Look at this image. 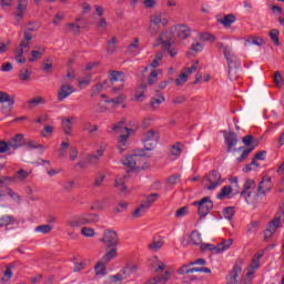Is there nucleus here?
I'll list each match as a JSON object with an SVG mask.
<instances>
[{
  "instance_id": "1",
  "label": "nucleus",
  "mask_w": 284,
  "mask_h": 284,
  "mask_svg": "<svg viewBox=\"0 0 284 284\" xmlns=\"http://www.w3.org/2000/svg\"><path fill=\"white\" fill-rule=\"evenodd\" d=\"M92 223H99V215L94 213H83L67 221V226L71 230H75L77 227H81V225H92Z\"/></svg>"
},
{
  "instance_id": "2",
  "label": "nucleus",
  "mask_w": 284,
  "mask_h": 284,
  "mask_svg": "<svg viewBox=\"0 0 284 284\" xmlns=\"http://www.w3.org/2000/svg\"><path fill=\"white\" fill-rule=\"evenodd\" d=\"M30 41H32V33L30 31L24 32V38L20 41V44L14 49V59L17 63L23 64L28 60L23 54L30 52Z\"/></svg>"
},
{
  "instance_id": "3",
  "label": "nucleus",
  "mask_w": 284,
  "mask_h": 284,
  "mask_svg": "<svg viewBox=\"0 0 284 284\" xmlns=\"http://www.w3.org/2000/svg\"><path fill=\"white\" fill-rule=\"evenodd\" d=\"M233 243H234V240L229 239V240H224L222 243L217 245L202 243L200 244V247L202 252H212V254H223V252H226L229 247H232Z\"/></svg>"
},
{
  "instance_id": "4",
  "label": "nucleus",
  "mask_w": 284,
  "mask_h": 284,
  "mask_svg": "<svg viewBox=\"0 0 284 284\" xmlns=\"http://www.w3.org/2000/svg\"><path fill=\"white\" fill-rule=\"evenodd\" d=\"M223 179L221 178V173L219 171H211L203 179V184L205 190L212 191L216 190L219 185H222Z\"/></svg>"
},
{
  "instance_id": "5",
  "label": "nucleus",
  "mask_w": 284,
  "mask_h": 284,
  "mask_svg": "<svg viewBox=\"0 0 284 284\" xmlns=\"http://www.w3.org/2000/svg\"><path fill=\"white\" fill-rule=\"evenodd\" d=\"M145 156V150H138L132 155H129L122 160V164L131 170H139L141 168V159Z\"/></svg>"
},
{
  "instance_id": "6",
  "label": "nucleus",
  "mask_w": 284,
  "mask_h": 284,
  "mask_svg": "<svg viewBox=\"0 0 284 284\" xmlns=\"http://www.w3.org/2000/svg\"><path fill=\"white\" fill-rule=\"evenodd\" d=\"M100 242L103 243L108 250H110V247H116V245H119V233L114 230H105Z\"/></svg>"
},
{
  "instance_id": "7",
  "label": "nucleus",
  "mask_w": 284,
  "mask_h": 284,
  "mask_svg": "<svg viewBox=\"0 0 284 284\" xmlns=\"http://www.w3.org/2000/svg\"><path fill=\"white\" fill-rule=\"evenodd\" d=\"M193 205L197 206V214L200 219H205V216L210 214L212 207H214V203L212 202V200H210V197H203L200 201H195L193 202Z\"/></svg>"
},
{
  "instance_id": "8",
  "label": "nucleus",
  "mask_w": 284,
  "mask_h": 284,
  "mask_svg": "<svg viewBox=\"0 0 284 284\" xmlns=\"http://www.w3.org/2000/svg\"><path fill=\"white\" fill-rule=\"evenodd\" d=\"M143 143L146 152L154 150L159 143V132L154 130L146 132L143 138Z\"/></svg>"
},
{
  "instance_id": "9",
  "label": "nucleus",
  "mask_w": 284,
  "mask_h": 284,
  "mask_svg": "<svg viewBox=\"0 0 284 284\" xmlns=\"http://www.w3.org/2000/svg\"><path fill=\"white\" fill-rule=\"evenodd\" d=\"M112 131L120 134V138L118 140V143L121 145H125L128 143V136L132 133V129H128L123 121L119 122L118 124L112 126Z\"/></svg>"
},
{
  "instance_id": "10",
  "label": "nucleus",
  "mask_w": 284,
  "mask_h": 284,
  "mask_svg": "<svg viewBox=\"0 0 284 284\" xmlns=\"http://www.w3.org/2000/svg\"><path fill=\"white\" fill-rule=\"evenodd\" d=\"M109 81L112 83V85H114V83H120L118 88L113 87V91L119 92V90L123 88V83H125V74H123V72L113 71L109 75Z\"/></svg>"
},
{
  "instance_id": "11",
  "label": "nucleus",
  "mask_w": 284,
  "mask_h": 284,
  "mask_svg": "<svg viewBox=\"0 0 284 284\" xmlns=\"http://www.w3.org/2000/svg\"><path fill=\"white\" fill-rule=\"evenodd\" d=\"M224 59H226L229 65V74H232L233 68H239V65H241V62H239V58H236V54H234V51H232V49H225Z\"/></svg>"
},
{
  "instance_id": "12",
  "label": "nucleus",
  "mask_w": 284,
  "mask_h": 284,
  "mask_svg": "<svg viewBox=\"0 0 284 284\" xmlns=\"http://www.w3.org/2000/svg\"><path fill=\"white\" fill-rule=\"evenodd\" d=\"M26 10H28V0H18V7L14 12V26H19L21 19L26 16Z\"/></svg>"
},
{
  "instance_id": "13",
  "label": "nucleus",
  "mask_w": 284,
  "mask_h": 284,
  "mask_svg": "<svg viewBox=\"0 0 284 284\" xmlns=\"http://www.w3.org/2000/svg\"><path fill=\"white\" fill-rule=\"evenodd\" d=\"M272 191V178H263L257 186V196H265Z\"/></svg>"
},
{
  "instance_id": "14",
  "label": "nucleus",
  "mask_w": 284,
  "mask_h": 284,
  "mask_svg": "<svg viewBox=\"0 0 284 284\" xmlns=\"http://www.w3.org/2000/svg\"><path fill=\"white\" fill-rule=\"evenodd\" d=\"M261 258H263V253H257L251 261V265L247 267L246 276L250 278L253 274L256 273V270L261 267Z\"/></svg>"
},
{
  "instance_id": "15",
  "label": "nucleus",
  "mask_w": 284,
  "mask_h": 284,
  "mask_svg": "<svg viewBox=\"0 0 284 284\" xmlns=\"http://www.w3.org/2000/svg\"><path fill=\"white\" fill-rule=\"evenodd\" d=\"M71 94H74V87L70 84H62L58 90V101H65V99Z\"/></svg>"
},
{
  "instance_id": "16",
  "label": "nucleus",
  "mask_w": 284,
  "mask_h": 284,
  "mask_svg": "<svg viewBox=\"0 0 284 284\" xmlns=\"http://www.w3.org/2000/svg\"><path fill=\"white\" fill-rule=\"evenodd\" d=\"M241 272H243V268L241 267V265L235 264L232 268V271L229 273V275L226 276V284H239V274H241Z\"/></svg>"
},
{
  "instance_id": "17",
  "label": "nucleus",
  "mask_w": 284,
  "mask_h": 284,
  "mask_svg": "<svg viewBox=\"0 0 284 284\" xmlns=\"http://www.w3.org/2000/svg\"><path fill=\"white\" fill-rule=\"evenodd\" d=\"M173 30L176 32L178 38L185 40L190 34H192V29L185 24H176L173 27Z\"/></svg>"
},
{
  "instance_id": "18",
  "label": "nucleus",
  "mask_w": 284,
  "mask_h": 284,
  "mask_svg": "<svg viewBox=\"0 0 284 284\" xmlns=\"http://www.w3.org/2000/svg\"><path fill=\"white\" fill-rule=\"evenodd\" d=\"M284 222V211H280L276 215L275 219L272 220L268 223V229H271V232H276L277 227H281V225H283Z\"/></svg>"
},
{
  "instance_id": "19",
  "label": "nucleus",
  "mask_w": 284,
  "mask_h": 284,
  "mask_svg": "<svg viewBox=\"0 0 284 284\" xmlns=\"http://www.w3.org/2000/svg\"><path fill=\"white\" fill-rule=\"evenodd\" d=\"M9 148L10 150H19L21 145H23V134L18 133L13 138H11L9 141Z\"/></svg>"
},
{
  "instance_id": "20",
  "label": "nucleus",
  "mask_w": 284,
  "mask_h": 284,
  "mask_svg": "<svg viewBox=\"0 0 284 284\" xmlns=\"http://www.w3.org/2000/svg\"><path fill=\"white\" fill-rule=\"evenodd\" d=\"M236 143H239V138L235 133L231 132L225 135V144L227 145V152H232L234 148H236Z\"/></svg>"
},
{
  "instance_id": "21",
  "label": "nucleus",
  "mask_w": 284,
  "mask_h": 284,
  "mask_svg": "<svg viewBox=\"0 0 284 284\" xmlns=\"http://www.w3.org/2000/svg\"><path fill=\"white\" fill-rule=\"evenodd\" d=\"M163 245H165V241H163V237H153L151 243H149V250H151V252H159V250H161Z\"/></svg>"
},
{
  "instance_id": "22",
  "label": "nucleus",
  "mask_w": 284,
  "mask_h": 284,
  "mask_svg": "<svg viewBox=\"0 0 284 284\" xmlns=\"http://www.w3.org/2000/svg\"><path fill=\"white\" fill-rule=\"evenodd\" d=\"M105 145H101L94 153H92L89 156V162L90 163H99V161H101L103 154H105Z\"/></svg>"
},
{
  "instance_id": "23",
  "label": "nucleus",
  "mask_w": 284,
  "mask_h": 284,
  "mask_svg": "<svg viewBox=\"0 0 284 284\" xmlns=\"http://www.w3.org/2000/svg\"><path fill=\"white\" fill-rule=\"evenodd\" d=\"M0 103H7V108H13L14 95H10L7 92L0 91Z\"/></svg>"
},
{
  "instance_id": "24",
  "label": "nucleus",
  "mask_w": 284,
  "mask_h": 284,
  "mask_svg": "<svg viewBox=\"0 0 284 284\" xmlns=\"http://www.w3.org/2000/svg\"><path fill=\"white\" fill-rule=\"evenodd\" d=\"M161 103H165V95H163V93H160L158 98H151L150 108H152V110H159Z\"/></svg>"
},
{
  "instance_id": "25",
  "label": "nucleus",
  "mask_w": 284,
  "mask_h": 284,
  "mask_svg": "<svg viewBox=\"0 0 284 284\" xmlns=\"http://www.w3.org/2000/svg\"><path fill=\"white\" fill-rule=\"evenodd\" d=\"M130 272V268H123L121 271V273H118L115 275L111 276V281L113 283H119L121 281H125V278H130V274H128Z\"/></svg>"
},
{
  "instance_id": "26",
  "label": "nucleus",
  "mask_w": 284,
  "mask_h": 284,
  "mask_svg": "<svg viewBox=\"0 0 284 284\" xmlns=\"http://www.w3.org/2000/svg\"><path fill=\"white\" fill-rule=\"evenodd\" d=\"M37 50L31 51V58H29L30 63H34L37 59H41L43 57V53L45 52V48L43 47H36Z\"/></svg>"
},
{
  "instance_id": "27",
  "label": "nucleus",
  "mask_w": 284,
  "mask_h": 284,
  "mask_svg": "<svg viewBox=\"0 0 284 284\" xmlns=\"http://www.w3.org/2000/svg\"><path fill=\"white\" fill-rule=\"evenodd\" d=\"M183 152V144L181 142H176L171 146V156H173V161L181 156V153Z\"/></svg>"
},
{
  "instance_id": "28",
  "label": "nucleus",
  "mask_w": 284,
  "mask_h": 284,
  "mask_svg": "<svg viewBox=\"0 0 284 284\" xmlns=\"http://www.w3.org/2000/svg\"><path fill=\"white\" fill-rule=\"evenodd\" d=\"M150 23L152 26H158V28H161V23L162 26H168V19H161V14H153L150 18Z\"/></svg>"
},
{
  "instance_id": "29",
  "label": "nucleus",
  "mask_w": 284,
  "mask_h": 284,
  "mask_svg": "<svg viewBox=\"0 0 284 284\" xmlns=\"http://www.w3.org/2000/svg\"><path fill=\"white\" fill-rule=\"evenodd\" d=\"M114 187H116L120 192H126L128 186H125V176L124 175L116 176Z\"/></svg>"
},
{
  "instance_id": "30",
  "label": "nucleus",
  "mask_w": 284,
  "mask_h": 284,
  "mask_svg": "<svg viewBox=\"0 0 284 284\" xmlns=\"http://www.w3.org/2000/svg\"><path fill=\"white\" fill-rule=\"evenodd\" d=\"M236 22V17L234 14H226L222 19L219 20V23H222L224 28H230L232 23Z\"/></svg>"
},
{
  "instance_id": "31",
  "label": "nucleus",
  "mask_w": 284,
  "mask_h": 284,
  "mask_svg": "<svg viewBox=\"0 0 284 284\" xmlns=\"http://www.w3.org/2000/svg\"><path fill=\"white\" fill-rule=\"evenodd\" d=\"M116 256H118L116 247H111V250L103 255L101 261L102 263H110V261H113V258H116Z\"/></svg>"
},
{
  "instance_id": "32",
  "label": "nucleus",
  "mask_w": 284,
  "mask_h": 284,
  "mask_svg": "<svg viewBox=\"0 0 284 284\" xmlns=\"http://www.w3.org/2000/svg\"><path fill=\"white\" fill-rule=\"evenodd\" d=\"M256 190V182L252 179H247L243 185L242 194L245 192H254Z\"/></svg>"
},
{
  "instance_id": "33",
  "label": "nucleus",
  "mask_w": 284,
  "mask_h": 284,
  "mask_svg": "<svg viewBox=\"0 0 284 284\" xmlns=\"http://www.w3.org/2000/svg\"><path fill=\"white\" fill-rule=\"evenodd\" d=\"M108 85L106 81L100 82L98 84H95L92 89H91V97L94 98L97 97V94H100V92H103V90H105Z\"/></svg>"
},
{
  "instance_id": "34",
  "label": "nucleus",
  "mask_w": 284,
  "mask_h": 284,
  "mask_svg": "<svg viewBox=\"0 0 284 284\" xmlns=\"http://www.w3.org/2000/svg\"><path fill=\"white\" fill-rule=\"evenodd\" d=\"M159 74H163V70L161 69H155L151 72L148 79L149 85H154L159 81Z\"/></svg>"
},
{
  "instance_id": "35",
  "label": "nucleus",
  "mask_w": 284,
  "mask_h": 284,
  "mask_svg": "<svg viewBox=\"0 0 284 284\" xmlns=\"http://www.w3.org/2000/svg\"><path fill=\"white\" fill-rule=\"evenodd\" d=\"M170 48H172V43H170V41H162V49L164 52H168L170 57H176L179 54V50Z\"/></svg>"
},
{
  "instance_id": "36",
  "label": "nucleus",
  "mask_w": 284,
  "mask_h": 284,
  "mask_svg": "<svg viewBox=\"0 0 284 284\" xmlns=\"http://www.w3.org/2000/svg\"><path fill=\"white\" fill-rule=\"evenodd\" d=\"M148 210H150V206H148V203L142 202V204L140 205V207H138L134 212H133V216L135 219H141V216H143V214H145V212H148Z\"/></svg>"
},
{
  "instance_id": "37",
  "label": "nucleus",
  "mask_w": 284,
  "mask_h": 284,
  "mask_svg": "<svg viewBox=\"0 0 284 284\" xmlns=\"http://www.w3.org/2000/svg\"><path fill=\"white\" fill-rule=\"evenodd\" d=\"M189 239H190L191 245H201L202 244L201 233H199V231H193L190 234Z\"/></svg>"
},
{
  "instance_id": "38",
  "label": "nucleus",
  "mask_w": 284,
  "mask_h": 284,
  "mask_svg": "<svg viewBox=\"0 0 284 284\" xmlns=\"http://www.w3.org/2000/svg\"><path fill=\"white\" fill-rule=\"evenodd\" d=\"M14 217L12 215H4L0 217V227H8V225H13Z\"/></svg>"
},
{
  "instance_id": "39",
  "label": "nucleus",
  "mask_w": 284,
  "mask_h": 284,
  "mask_svg": "<svg viewBox=\"0 0 284 284\" xmlns=\"http://www.w3.org/2000/svg\"><path fill=\"white\" fill-rule=\"evenodd\" d=\"M81 234L85 239H92V237L97 236V232L94 231V229L88 227V226H83L81 229Z\"/></svg>"
},
{
  "instance_id": "40",
  "label": "nucleus",
  "mask_w": 284,
  "mask_h": 284,
  "mask_svg": "<svg viewBox=\"0 0 284 284\" xmlns=\"http://www.w3.org/2000/svg\"><path fill=\"white\" fill-rule=\"evenodd\" d=\"M74 180H67L62 183V192L70 193L74 190Z\"/></svg>"
},
{
  "instance_id": "41",
  "label": "nucleus",
  "mask_w": 284,
  "mask_h": 284,
  "mask_svg": "<svg viewBox=\"0 0 284 284\" xmlns=\"http://www.w3.org/2000/svg\"><path fill=\"white\" fill-rule=\"evenodd\" d=\"M106 267H105V262L101 261L98 262V264L95 265V274L97 276H105V272H106Z\"/></svg>"
},
{
  "instance_id": "42",
  "label": "nucleus",
  "mask_w": 284,
  "mask_h": 284,
  "mask_svg": "<svg viewBox=\"0 0 284 284\" xmlns=\"http://www.w3.org/2000/svg\"><path fill=\"white\" fill-rule=\"evenodd\" d=\"M116 37H113L106 44V52L109 54H114L116 52Z\"/></svg>"
},
{
  "instance_id": "43",
  "label": "nucleus",
  "mask_w": 284,
  "mask_h": 284,
  "mask_svg": "<svg viewBox=\"0 0 284 284\" xmlns=\"http://www.w3.org/2000/svg\"><path fill=\"white\" fill-rule=\"evenodd\" d=\"M240 195L242 199H244L245 203H251L254 196H258L256 191H246L244 194L241 192Z\"/></svg>"
},
{
  "instance_id": "44",
  "label": "nucleus",
  "mask_w": 284,
  "mask_h": 284,
  "mask_svg": "<svg viewBox=\"0 0 284 284\" xmlns=\"http://www.w3.org/2000/svg\"><path fill=\"white\" fill-rule=\"evenodd\" d=\"M232 192V186L225 185L222 187V190L217 193L216 199L222 201V199H225L230 193Z\"/></svg>"
},
{
  "instance_id": "45",
  "label": "nucleus",
  "mask_w": 284,
  "mask_h": 284,
  "mask_svg": "<svg viewBox=\"0 0 284 284\" xmlns=\"http://www.w3.org/2000/svg\"><path fill=\"white\" fill-rule=\"evenodd\" d=\"M45 103V99L43 97H36L34 99L28 101L29 108H37V105H41Z\"/></svg>"
},
{
  "instance_id": "46",
  "label": "nucleus",
  "mask_w": 284,
  "mask_h": 284,
  "mask_svg": "<svg viewBox=\"0 0 284 284\" xmlns=\"http://www.w3.org/2000/svg\"><path fill=\"white\" fill-rule=\"evenodd\" d=\"M235 213L236 211L234 210V206H229L223 210L224 219H226L227 221H232V219H234Z\"/></svg>"
},
{
  "instance_id": "47",
  "label": "nucleus",
  "mask_w": 284,
  "mask_h": 284,
  "mask_svg": "<svg viewBox=\"0 0 284 284\" xmlns=\"http://www.w3.org/2000/svg\"><path fill=\"white\" fill-rule=\"evenodd\" d=\"M62 128L64 130V134H70L72 132V120L70 119H62Z\"/></svg>"
},
{
  "instance_id": "48",
  "label": "nucleus",
  "mask_w": 284,
  "mask_h": 284,
  "mask_svg": "<svg viewBox=\"0 0 284 284\" xmlns=\"http://www.w3.org/2000/svg\"><path fill=\"white\" fill-rule=\"evenodd\" d=\"M52 59L48 58L44 60V62L42 63V70L43 72H45L47 74L52 73Z\"/></svg>"
},
{
  "instance_id": "49",
  "label": "nucleus",
  "mask_w": 284,
  "mask_h": 284,
  "mask_svg": "<svg viewBox=\"0 0 284 284\" xmlns=\"http://www.w3.org/2000/svg\"><path fill=\"white\" fill-rule=\"evenodd\" d=\"M201 41H210V43H214L216 41V37L210 32H204L200 34Z\"/></svg>"
},
{
  "instance_id": "50",
  "label": "nucleus",
  "mask_w": 284,
  "mask_h": 284,
  "mask_svg": "<svg viewBox=\"0 0 284 284\" xmlns=\"http://www.w3.org/2000/svg\"><path fill=\"white\" fill-rule=\"evenodd\" d=\"M36 232L40 234H50V232H52V226L49 224L39 225L36 227Z\"/></svg>"
},
{
  "instance_id": "51",
  "label": "nucleus",
  "mask_w": 284,
  "mask_h": 284,
  "mask_svg": "<svg viewBox=\"0 0 284 284\" xmlns=\"http://www.w3.org/2000/svg\"><path fill=\"white\" fill-rule=\"evenodd\" d=\"M30 74H31L30 70L21 69L20 72H19L20 81H23V82L30 81Z\"/></svg>"
},
{
  "instance_id": "52",
  "label": "nucleus",
  "mask_w": 284,
  "mask_h": 284,
  "mask_svg": "<svg viewBox=\"0 0 284 284\" xmlns=\"http://www.w3.org/2000/svg\"><path fill=\"white\" fill-rule=\"evenodd\" d=\"M161 61H163V53L159 52L155 54L152 63H150V68H159V65H161Z\"/></svg>"
},
{
  "instance_id": "53",
  "label": "nucleus",
  "mask_w": 284,
  "mask_h": 284,
  "mask_svg": "<svg viewBox=\"0 0 284 284\" xmlns=\"http://www.w3.org/2000/svg\"><path fill=\"white\" fill-rule=\"evenodd\" d=\"M12 270H14V265L10 264L7 266L2 281H10L12 278Z\"/></svg>"
},
{
  "instance_id": "54",
  "label": "nucleus",
  "mask_w": 284,
  "mask_h": 284,
  "mask_svg": "<svg viewBox=\"0 0 284 284\" xmlns=\"http://www.w3.org/2000/svg\"><path fill=\"white\" fill-rule=\"evenodd\" d=\"M192 265L190 264H184L182 267H180L178 270V274H180V276H185V274H192Z\"/></svg>"
},
{
  "instance_id": "55",
  "label": "nucleus",
  "mask_w": 284,
  "mask_h": 284,
  "mask_svg": "<svg viewBox=\"0 0 284 284\" xmlns=\"http://www.w3.org/2000/svg\"><path fill=\"white\" fill-rule=\"evenodd\" d=\"M30 176V172L21 169L16 173V179H18V181H26V179Z\"/></svg>"
},
{
  "instance_id": "56",
  "label": "nucleus",
  "mask_w": 284,
  "mask_h": 284,
  "mask_svg": "<svg viewBox=\"0 0 284 284\" xmlns=\"http://www.w3.org/2000/svg\"><path fill=\"white\" fill-rule=\"evenodd\" d=\"M270 37H271V40L273 41V43L275 45H281V42L278 41V30L276 29H273L270 31Z\"/></svg>"
},
{
  "instance_id": "57",
  "label": "nucleus",
  "mask_w": 284,
  "mask_h": 284,
  "mask_svg": "<svg viewBox=\"0 0 284 284\" xmlns=\"http://www.w3.org/2000/svg\"><path fill=\"white\" fill-rule=\"evenodd\" d=\"M67 28L72 34H79V32H81V27L77 23H69L67 24Z\"/></svg>"
},
{
  "instance_id": "58",
  "label": "nucleus",
  "mask_w": 284,
  "mask_h": 284,
  "mask_svg": "<svg viewBox=\"0 0 284 284\" xmlns=\"http://www.w3.org/2000/svg\"><path fill=\"white\" fill-rule=\"evenodd\" d=\"M257 168H260V164L256 160H253L250 164L244 166L243 172H252V170H256Z\"/></svg>"
},
{
  "instance_id": "59",
  "label": "nucleus",
  "mask_w": 284,
  "mask_h": 284,
  "mask_svg": "<svg viewBox=\"0 0 284 284\" xmlns=\"http://www.w3.org/2000/svg\"><path fill=\"white\" fill-rule=\"evenodd\" d=\"M187 82V73H182L180 77L175 80V85L181 87L184 85Z\"/></svg>"
},
{
  "instance_id": "60",
  "label": "nucleus",
  "mask_w": 284,
  "mask_h": 284,
  "mask_svg": "<svg viewBox=\"0 0 284 284\" xmlns=\"http://www.w3.org/2000/svg\"><path fill=\"white\" fill-rule=\"evenodd\" d=\"M273 81L277 88H281L283 85V75H281V72L276 71L274 73Z\"/></svg>"
},
{
  "instance_id": "61",
  "label": "nucleus",
  "mask_w": 284,
  "mask_h": 284,
  "mask_svg": "<svg viewBox=\"0 0 284 284\" xmlns=\"http://www.w3.org/2000/svg\"><path fill=\"white\" fill-rule=\"evenodd\" d=\"M103 181H105V175L103 174H98L95 176V181L93 183V187H101V185H103Z\"/></svg>"
},
{
  "instance_id": "62",
  "label": "nucleus",
  "mask_w": 284,
  "mask_h": 284,
  "mask_svg": "<svg viewBox=\"0 0 284 284\" xmlns=\"http://www.w3.org/2000/svg\"><path fill=\"white\" fill-rule=\"evenodd\" d=\"M68 148H70V143L62 142L60 145V149L58 150L59 156H61V158L65 156V152H67Z\"/></svg>"
},
{
  "instance_id": "63",
  "label": "nucleus",
  "mask_w": 284,
  "mask_h": 284,
  "mask_svg": "<svg viewBox=\"0 0 284 284\" xmlns=\"http://www.w3.org/2000/svg\"><path fill=\"white\" fill-rule=\"evenodd\" d=\"M161 31V27H158L156 24L149 23V33L152 37H156L159 32Z\"/></svg>"
},
{
  "instance_id": "64",
  "label": "nucleus",
  "mask_w": 284,
  "mask_h": 284,
  "mask_svg": "<svg viewBox=\"0 0 284 284\" xmlns=\"http://www.w3.org/2000/svg\"><path fill=\"white\" fill-rule=\"evenodd\" d=\"M168 183L170 185H179V183H181V175H171V176H169Z\"/></svg>"
}]
</instances>
